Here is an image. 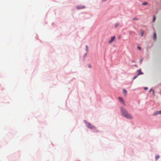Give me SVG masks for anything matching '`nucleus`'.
<instances>
[{"instance_id": "aec40b11", "label": "nucleus", "mask_w": 161, "mask_h": 161, "mask_svg": "<svg viewBox=\"0 0 161 161\" xmlns=\"http://www.w3.org/2000/svg\"><path fill=\"white\" fill-rule=\"evenodd\" d=\"M144 89L145 90H147L148 89V88L147 87H145Z\"/></svg>"}, {"instance_id": "f8f14e48", "label": "nucleus", "mask_w": 161, "mask_h": 161, "mask_svg": "<svg viewBox=\"0 0 161 161\" xmlns=\"http://www.w3.org/2000/svg\"><path fill=\"white\" fill-rule=\"evenodd\" d=\"M138 19L137 18L134 17L133 19V20L134 21L138 20Z\"/></svg>"}, {"instance_id": "423d86ee", "label": "nucleus", "mask_w": 161, "mask_h": 161, "mask_svg": "<svg viewBox=\"0 0 161 161\" xmlns=\"http://www.w3.org/2000/svg\"><path fill=\"white\" fill-rule=\"evenodd\" d=\"M158 114H161V110L159 111H158L155 112L154 114V115H156Z\"/></svg>"}, {"instance_id": "5701e85b", "label": "nucleus", "mask_w": 161, "mask_h": 161, "mask_svg": "<svg viewBox=\"0 0 161 161\" xmlns=\"http://www.w3.org/2000/svg\"><path fill=\"white\" fill-rule=\"evenodd\" d=\"M120 37H119L118 38L119 39H120Z\"/></svg>"}, {"instance_id": "6ab92c4d", "label": "nucleus", "mask_w": 161, "mask_h": 161, "mask_svg": "<svg viewBox=\"0 0 161 161\" xmlns=\"http://www.w3.org/2000/svg\"><path fill=\"white\" fill-rule=\"evenodd\" d=\"M147 4V3L145 2V3H143L142 4L143 5H146Z\"/></svg>"}, {"instance_id": "dca6fc26", "label": "nucleus", "mask_w": 161, "mask_h": 161, "mask_svg": "<svg viewBox=\"0 0 161 161\" xmlns=\"http://www.w3.org/2000/svg\"><path fill=\"white\" fill-rule=\"evenodd\" d=\"M155 19H156V17L155 16H154L153 18V22L155 21Z\"/></svg>"}, {"instance_id": "b1692460", "label": "nucleus", "mask_w": 161, "mask_h": 161, "mask_svg": "<svg viewBox=\"0 0 161 161\" xmlns=\"http://www.w3.org/2000/svg\"><path fill=\"white\" fill-rule=\"evenodd\" d=\"M132 62H134L133 61H132Z\"/></svg>"}, {"instance_id": "f257e3e1", "label": "nucleus", "mask_w": 161, "mask_h": 161, "mask_svg": "<svg viewBox=\"0 0 161 161\" xmlns=\"http://www.w3.org/2000/svg\"><path fill=\"white\" fill-rule=\"evenodd\" d=\"M121 112L122 115L126 118L132 119L133 118L131 115L128 113V111L125 109L121 108Z\"/></svg>"}, {"instance_id": "f3484780", "label": "nucleus", "mask_w": 161, "mask_h": 161, "mask_svg": "<svg viewBox=\"0 0 161 161\" xmlns=\"http://www.w3.org/2000/svg\"><path fill=\"white\" fill-rule=\"evenodd\" d=\"M138 75H136L133 78V80L135 79L137 77Z\"/></svg>"}, {"instance_id": "9d476101", "label": "nucleus", "mask_w": 161, "mask_h": 161, "mask_svg": "<svg viewBox=\"0 0 161 161\" xmlns=\"http://www.w3.org/2000/svg\"><path fill=\"white\" fill-rule=\"evenodd\" d=\"M159 158V156L158 155H157L155 157V159L156 160H157V159H158Z\"/></svg>"}, {"instance_id": "412c9836", "label": "nucleus", "mask_w": 161, "mask_h": 161, "mask_svg": "<svg viewBox=\"0 0 161 161\" xmlns=\"http://www.w3.org/2000/svg\"><path fill=\"white\" fill-rule=\"evenodd\" d=\"M88 66L90 68H91V67L90 64Z\"/></svg>"}, {"instance_id": "9b49d317", "label": "nucleus", "mask_w": 161, "mask_h": 161, "mask_svg": "<svg viewBox=\"0 0 161 161\" xmlns=\"http://www.w3.org/2000/svg\"><path fill=\"white\" fill-rule=\"evenodd\" d=\"M123 92L124 93H125V95H126V94L127 92H126V91L125 89H123Z\"/></svg>"}, {"instance_id": "39448f33", "label": "nucleus", "mask_w": 161, "mask_h": 161, "mask_svg": "<svg viewBox=\"0 0 161 161\" xmlns=\"http://www.w3.org/2000/svg\"><path fill=\"white\" fill-rule=\"evenodd\" d=\"M118 99L120 102H121L122 103L125 104V102L122 97H118Z\"/></svg>"}, {"instance_id": "f03ea898", "label": "nucleus", "mask_w": 161, "mask_h": 161, "mask_svg": "<svg viewBox=\"0 0 161 161\" xmlns=\"http://www.w3.org/2000/svg\"><path fill=\"white\" fill-rule=\"evenodd\" d=\"M85 123L86 126L89 129L92 130L96 129L95 127L91 123L86 121H85Z\"/></svg>"}, {"instance_id": "4468645a", "label": "nucleus", "mask_w": 161, "mask_h": 161, "mask_svg": "<svg viewBox=\"0 0 161 161\" xmlns=\"http://www.w3.org/2000/svg\"><path fill=\"white\" fill-rule=\"evenodd\" d=\"M144 33V32L143 31H142L141 32V36H142Z\"/></svg>"}, {"instance_id": "a211bd4d", "label": "nucleus", "mask_w": 161, "mask_h": 161, "mask_svg": "<svg viewBox=\"0 0 161 161\" xmlns=\"http://www.w3.org/2000/svg\"><path fill=\"white\" fill-rule=\"evenodd\" d=\"M86 51H88V46H86Z\"/></svg>"}, {"instance_id": "4be33fe9", "label": "nucleus", "mask_w": 161, "mask_h": 161, "mask_svg": "<svg viewBox=\"0 0 161 161\" xmlns=\"http://www.w3.org/2000/svg\"><path fill=\"white\" fill-rule=\"evenodd\" d=\"M142 59L140 60V62H141V63L142 62Z\"/></svg>"}, {"instance_id": "1a4fd4ad", "label": "nucleus", "mask_w": 161, "mask_h": 161, "mask_svg": "<svg viewBox=\"0 0 161 161\" xmlns=\"http://www.w3.org/2000/svg\"><path fill=\"white\" fill-rule=\"evenodd\" d=\"M119 24L118 23H117L115 25V27L116 28L117 26L119 25Z\"/></svg>"}, {"instance_id": "ddd939ff", "label": "nucleus", "mask_w": 161, "mask_h": 161, "mask_svg": "<svg viewBox=\"0 0 161 161\" xmlns=\"http://www.w3.org/2000/svg\"><path fill=\"white\" fill-rule=\"evenodd\" d=\"M153 91V94H154V90H152V89H150V90H149V92H151V91Z\"/></svg>"}, {"instance_id": "0eeeda50", "label": "nucleus", "mask_w": 161, "mask_h": 161, "mask_svg": "<svg viewBox=\"0 0 161 161\" xmlns=\"http://www.w3.org/2000/svg\"><path fill=\"white\" fill-rule=\"evenodd\" d=\"M138 74L137 75H142L143 74V73L141 71V69H139L138 70Z\"/></svg>"}, {"instance_id": "7ed1b4c3", "label": "nucleus", "mask_w": 161, "mask_h": 161, "mask_svg": "<svg viewBox=\"0 0 161 161\" xmlns=\"http://www.w3.org/2000/svg\"><path fill=\"white\" fill-rule=\"evenodd\" d=\"M85 8V7L82 5H79L77 6V8L78 9H83Z\"/></svg>"}, {"instance_id": "6e6552de", "label": "nucleus", "mask_w": 161, "mask_h": 161, "mask_svg": "<svg viewBox=\"0 0 161 161\" xmlns=\"http://www.w3.org/2000/svg\"><path fill=\"white\" fill-rule=\"evenodd\" d=\"M157 36L156 33H154L153 35L154 39V40H156V39Z\"/></svg>"}, {"instance_id": "20e7f679", "label": "nucleus", "mask_w": 161, "mask_h": 161, "mask_svg": "<svg viewBox=\"0 0 161 161\" xmlns=\"http://www.w3.org/2000/svg\"><path fill=\"white\" fill-rule=\"evenodd\" d=\"M115 38V36H114L111 37L110 40L109 41V43L110 44L112 42H113Z\"/></svg>"}, {"instance_id": "2eb2a0df", "label": "nucleus", "mask_w": 161, "mask_h": 161, "mask_svg": "<svg viewBox=\"0 0 161 161\" xmlns=\"http://www.w3.org/2000/svg\"><path fill=\"white\" fill-rule=\"evenodd\" d=\"M137 47L138 49L140 51L141 50V48L139 46H138Z\"/></svg>"}]
</instances>
